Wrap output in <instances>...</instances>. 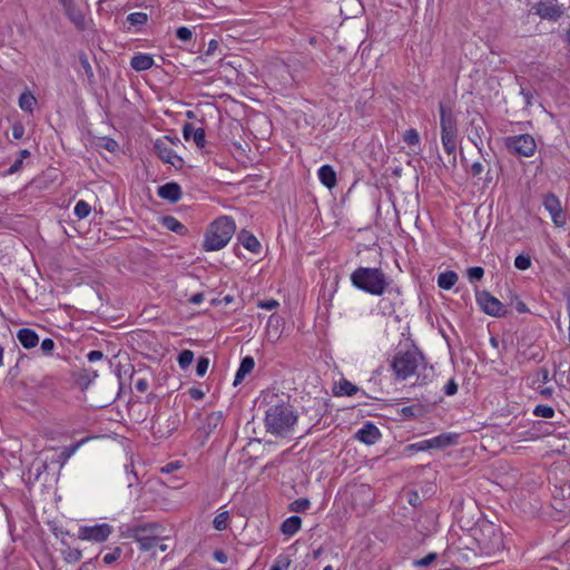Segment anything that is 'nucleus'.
<instances>
[{
  "label": "nucleus",
  "instance_id": "nucleus-1",
  "mask_svg": "<svg viewBox=\"0 0 570 570\" xmlns=\"http://www.w3.org/2000/svg\"><path fill=\"white\" fill-rule=\"evenodd\" d=\"M441 142L444 151L449 155L445 168L454 169L456 167V146H458V120L451 108H446L443 102L439 104Z\"/></svg>",
  "mask_w": 570,
  "mask_h": 570
},
{
  "label": "nucleus",
  "instance_id": "nucleus-2",
  "mask_svg": "<svg viewBox=\"0 0 570 570\" xmlns=\"http://www.w3.org/2000/svg\"><path fill=\"white\" fill-rule=\"evenodd\" d=\"M266 431L277 436H286L297 422V414L287 403L271 405L265 412Z\"/></svg>",
  "mask_w": 570,
  "mask_h": 570
},
{
  "label": "nucleus",
  "instance_id": "nucleus-3",
  "mask_svg": "<svg viewBox=\"0 0 570 570\" xmlns=\"http://www.w3.org/2000/svg\"><path fill=\"white\" fill-rule=\"evenodd\" d=\"M351 283L371 295L381 296L389 286L387 277L381 268L358 267L351 274Z\"/></svg>",
  "mask_w": 570,
  "mask_h": 570
},
{
  "label": "nucleus",
  "instance_id": "nucleus-4",
  "mask_svg": "<svg viewBox=\"0 0 570 570\" xmlns=\"http://www.w3.org/2000/svg\"><path fill=\"white\" fill-rule=\"evenodd\" d=\"M236 229L233 218L220 216L215 219L205 234L203 248L206 252H214L224 248L230 240Z\"/></svg>",
  "mask_w": 570,
  "mask_h": 570
},
{
  "label": "nucleus",
  "instance_id": "nucleus-5",
  "mask_svg": "<svg viewBox=\"0 0 570 570\" xmlns=\"http://www.w3.org/2000/svg\"><path fill=\"white\" fill-rule=\"evenodd\" d=\"M423 362L424 355L419 348L414 347L406 352L396 353L391 363V367L394 371L396 379L405 380L413 375Z\"/></svg>",
  "mask_w": 570,
  "mask_h": 570
},
{
  "label": "nucleus",
  "instance_id": "nucleus-6",
  "mask_svg": "<svg viewBox=\"0 0 570 570\" xmlns=\"http://www.w3.org/2000/svg\"><path fill=\"white\" fill-rule=\"evenodd\" d=\"M161 527L157 523H147L141 525H136L128 530V537L134 539L139 543V549L141 551H149L156 548L160 541H163V537L160 534Z\"/></svg>",
  "mask_w": 570,
  "mask_h": 570
},
{
  "label": "nucleus",
  "instance_id": "nucleus-7",
  "mask_svg": "<svg viewBox=\"0 0 570 570\" xmlns=\"http://www.w3.org/2000/svg\"><path fill=\"white\" fill-rule=\"evenodd\" d=\"M505 147L509 151L515 155L531 157L535 153L537 144L531 135L522 134L507 137Z\"/></svg>",
  "mask_w": 570,
  "mask_h": 570
},
{
  "label": "nucleus",
  "instance_id": "nucleus-8",
  "mask_svg": "<svg viewBox=\"0 0 570 570\" xmlns=\"http://www.w3.org/2000/svg\"><path fill=\"white\" fill-rule=\"evenodd\" d=\"M476 303L481 311L493 317H503L508 314L505 306L488 291L476 292Z\"/></svg>",
  "mask_w": 570,
  "mask_h": 570
},
{
  "label": "nucleus",
  "instance_id": "nucleus-9",
  "mask_svg": "<svg viewBox=\"0 0 570 570\" xmlns=\"http://www.w3.org/2000/svg\"><path fill=\"white\" fill-rule=\"evenodd\" d=\"M170 142H173V140L168 136H165L163 139H157L154 144V151L164 163L170 164L176 169H179L184 166V159L175 153L170 147Z\"/></svg>",
  "mask_w": 570,
  "mask_h": 570
},
{
  "label": "nucleus",
  "instance_id": "nucleus-10",
  "mask_svg": "<svg viewBox=\"0 0 570 570\" xmlns=\"http://www.w3.org/2000/svg\"><path fill=\"white\" fill-rule=\"evenodd\" d=\"M487 131L488 125L485 119L480 114L472 116L469 121L468 138L476 147L479 153H482L483 139L485 138Z\"/></svg>",
  "mask_w": 570,
  "mask_h": 570
},
{
  "label": "nucleus",
  "instance_id": "nucleus-11",
  "mask_svg": "<svg viewBox=\"0 0 570 570\" xmlns=\"http://www.w3.org/2000/svg\"><path fill=\"white\" fill-rule=\"evenodd\" d=\"M534 10L541 19L550 21H558L564 13L563 4H560L558 0H539Z\"/></svg>",
  "mask_w": 570,
  "mask_h": 570
},
{
  "label": "nucleus",
  "instance_id": "nucleus-12",
  "mask_svg": "<svg viewBox=\"0 0 570 570\" xmlns=\"http://www.w3.org/2000/svg\"><path fill=\"white\" fill-rule=\"evenodd\" d=\"M177 415L165 417L161 414H158L151 419L153 433L159 439L168 438L171 435V433L177 430Z\"/></svg>",
  "mask_w": 570,
  "mask_h": 570
},
{
  "label": "nucleus",
  "instance_id": "nucleus-13",
  "mask_svg": "<svg viewBox=\"0 0 570 570\" xmlns=\"http://www.w3.org/2000/svg\"><path fill=\"white\" fill-rule=\"evenodd\" d=\"M112 528L108 523H101L96 525H86L79 529V539L94 541V542H104L111 534Z\"/></svg>",
  "mask_w": 570,
  "mask_h": 570
},
{
  "label": "nucleus",
  "instance_id": "nucleus-14",
  "mask_svg": "<svg viewBox=\"0 0 570 570\" xmlns=\"http://www.w3.org/2000/svg\"><path fill=\"white\" fill-rule=\"evenodd\" d=\"M352 503L360 508L363 512L370 509L374 503V493L370 485L360 484L352 491Z\"/></svg>",
  "mask_w": 570,
  "mask_h": 570
},
{
  "label": "nucleus",
  "instance_id": "nucleus-15",
  "mask_svg": "<svg viewBox=\"0 0 570 570\" xmlns=\"http://www.w3.org/2000/svg\"><path fill=\"white\" fill-rule=\"evenodd\" d=\"M543 206L549 212V214L551 215L552 222L557 226L561 227L566 224L564 215L562 213L561 203L554 194L550 193L544 196Z\"/></svg>",
  "mask_w": 570,
  "mask_h": 570
},
{
  "label": "nucleus",
  "instance_id": "nucleus-16",
  "mask_svg": "<svg viewBox=\"0 0 570 570\" xmlns=\"http://www.w3.org/2000/svg\"><path fill=\"white\" fill-rule=\"evenodd\" d=\"M66 16L76 26L77 29L86 28V20L82 11L77 7L73 0H59Z\"/></svg>",
  "mask_w": 570,
  "mask_h": 570
},
{
  "label": "nucleus",
  "instance_id": "nucleus-17",
  "mask_svg": "<svg viewBox=\"0 0 570 570\" xmlns=\"http://www.w3.org/2000/svg\"><path fill=\"white\" fill-rule=\"evenodd\" d=\"M355 438L367 445H372L381 438V432L373 423L367 422L356 432Z\"/></svg>",
  "mask_w": 570,
  "mask_h": 570
},
{
  "label": "nucleus",
  "instance_id": "nucleus-18",
  "mask_svg": "<svg viewBox=\"0 0 570 570\" xmlns=\"http://www.w3.org/2000/svg\"><path fill=\"white\" fill-rule=\"evenodd\" d=\"M183 136L185 140L193 139L198 148L205 147L206 134L203 128H195L193 124L186 122L183 127Z\"/></svg>",
  "mask_w": 570,
  "mask_h": 570
},
{
  "label": "nucleus",
  "instance_id": "nucleus-19",
  "mask_svg": "<svg viewBox=\"0 0 570 570\" xmlns=\"http://www.w3.org/2000/svg\"><path fill=\"white\" fill-rule=\"evenodd\" d=\"M157 194L170 203H177L183 196L181 188L177 183H166L159 186Z\"/></svg>",
  "mask_w": 570,
  "mask_h": 570
},
{
  "label": "nucleus",
  "instance_id": "nucleus-20",
  "mask_svg": "<svg viewBox=\"0 0 570 570\" xmlns=\"http://www.w3.org/2000/svg\"><path fill=\"white\" fill-rule=\"evenodd\" d=\"M455 441V436L451 434H441L439 436H435L430 440H425L421 443L420 448L421 450L425 449H444L451 444H453Z\"/></svg>",
  "mask_w": 570,
  "mask_h": 570
},
{
  "label": "nucleus",
  "instance_id": "nucleus-21",
  "mask_svg": "<svg viewBox=\"0 0 570 570\" xmlns=\"http://www.w3.org/2000/svg\"><path fill=\"white\" fill-rule=\"evenodd\" d=\"M17 338L28 350L36 347L39 343V336L36 331L28 327L20 328L17 333Z\"/></svg>",
  "mask_w": 570,
  "mask_h": 570
},
{
  "label": "nucleus",
  "instance_id": "nucleus-22",
  "mask_svg": "<svg viewBox=\"0 0 570 570\" xmlns=\"http://www.w3.org/2000/svg\"><path fill=\"white\" fill-rule=\"evenodd\" d=\"M223 412H212L209 413L202 428L200 431L205 434V436H209L219 425L223 423Z\"/></svg>",
  "mask_w": 570,
  "mask_h": 570
},
{
  "label": "nucleus",
  "instance_id": "nucleus-23",
  "mask_svg": "<svg viewBox=\"0 0 570 570\" xmlns=\"http://www.w3.org/2000/svg\"><path fill=\"white\" fill-rule=\"evenodd\" d=\"M238 240L249 252L254 254H258L261 252V243L250 232L242 229L238 234Z\"/></svg>",
  "mask_w": 570,
  "mask_h": 570
},
{
  "label": "nucleus",
  "instance_id": "nucleus-24",
  "mask_svg": "<svg viewBox=\"0 0 570 570\" xmlns=\"http://www.w3.org/2000/svg\"><path fill=\"white\" fill-rule=\"evenodd\" d=\"M318 178L321 183L328 189H332L336 186V173L331 165H323L318 169Z\"/></svg>",
  "mask_w": 570,
  "mask_h": 570
},
{
  "label": "nucleus",
  "instance_id": "nucleus-25",
  "mask_svg": "<svg viewBox=\"0 0 570 570\" xmlns=\"http://www.w3.org/2000/svg\"><path fill=\"white\" fill-rule=\"evenodd\" d=\"M154 66V59L147 53H137L130 60V67L136 71H145Z\"/></svg>",
  "mask_w": 570,
  "mask_h": 570
},
{
  "label": "nucleus",
  "instance_id": "nucleus-26",
  "mask_svg": "<svg viewBox=\"0 0 570 570\" xmlns=\"http://www.w3.org/2000/svg\"><path fill=\"white\" fill-rule=\"evenodd\" d=\"M255 366V361L252 356H246L242 360L240 365L236 372L234 385H238L249 374Z\"/></svg>",
  "mask_w": 570,
  "mask_h": 570
},
{
  "label": "nucleus",
  "instance_id": "nucleus-27",
  "mask_svg": "<svg viewBox=\"0 0 570 570\" xmlns=\"http://www.w3.org/2000/svg\"><path fill=\"white\" fill-rule=\"evenodd\" d=\"M160 223L165 228L178 235H186L188 233V228L174 216H164Z\"/></svg>",
  "mask_w": 570,
  "mask_h": 570
},
{
  "label": "nucleus",
  "instance_id": "nucleus-28",
  "mask_svg": "<svg viewBox=\"0 0 570 570\" xmlns=\"http://www.w3.org/2000/svg\"><path fill=\"white\" fill-rule=\"evenodd\" d=\"M88 440L89 438H83L77 443L63 448L57 458V462L59 463V465L62 468L66 464V462L77 452V450Z\"/></svg>",
  "mask_w": 570,
  "mask_h": 570
},
{
  "label": "nucleus",
  "instance_id": "nucleus-29",
  "mask_svg": "<svg viewBox=\"0 0 570 570\" xmlns=\"http://www.w3.org/2000/svg\"><path fill=\"white\" fill-rule=\"evenodd\" d=\"M301 525L302 519L298 515H292L282 523L281 530L285 535L292 537L301 529Z\"/></svg>",
  "mask_w": 570,
  "mask_h": 570
},
{
  "label": "nucleus",
  "instance_id": "nucleus-30",
  "mask_svg": "<svg viewBox=\"0 0 570 570\" xmlns=\"http://www.w3.org/2000/svg\"><path fill=\"white\" fill-rule=\"evenodd\" d=\"M458 282V274L453 271H446L439 275L438 285L442 289H451Z\"/></svg>",
  "mask_w": 570,
  "mask_h": 570
},
{
  "label": "nucleus",
  "instance_id": "nucleus-31",
  "mask_svg": "<svg viewBox=\"0 0 570 570\" xmlns=\"http://www.w3.org/2000/svg\"><path fill=\"white\" fill-rule=\"evenodd\" d=\"M36 104L37 100L31 92H23L19 97V107L24 111L31 112Z\"/></svg>",
  "mask_w": 570,
  "mask_h": 570
},
{
  "label": "nucleus",
  "instance_id": "nucleus-32",
  "mask_svg": "<svg viewBox=\"0 0 570 570\" xmlns=\"http://www.w3.org/2000/svg\"><path fill=\"white\" fill-rule=\"evenodd\" d=\"M357 392V387L347 380H342L338 384V395L352 396Z\"/></svg>",
  "mask_w": 570,
  "mask_h": 570
},
{
  "label": "nucleus",
  "instance_id": "nucleus-33",
  "mask_svg": "<svg viewBox=\"0 0 570 570\" xmlns=\"http://www.w3.org/2000/svg\"><path fill=\"white\" fill-rule=\"evenodd\" d=\"M124 476H125L124 482L127 483L128 488L134 487V484L138 481L137 474L134 471L132 463L125 465Z\"/></svg>",
  "mask_w": 570,
  "mask_h": 570
},
{
  "label": "nucleus",
  "instance_id": "nucleus-34",
  "mask_svg": "<svg viewBox=\"0 0 570 570\" xmlns=\"http://www.w3.org/2000/svg\"><path fill=\"white\" fill-rule=\"evenodd\" d=\"M90 210L91 207L87 202L79 200L75 206L73 213L79 219H83L90 214Z\"/></svg>",
  "mask_w": 570,
  "mask_h": 570
},
{
  "label": "nucleus",
  "instance_id": "nucleus-35",
  "mask_svg": "<svg viewBox=\"0 0 570 570\" xmlns=\"http://www.w3.org/2000/svg\"><path fill=\"white\" fill-rule=\"evenodd\" d=\"M403 140L409 146H417L420 144V135L416 129L410 128L404 131L403 134Z\"/></svg>",
  "mask_w": 570,
  "mask_h": 570
},
{
  "label": "nucleus",
  "instance_id": "nucleus-36",
  "mask_svg": "<svg viewBox=\"0 0 570 570\" xmlns=\"http://www.w3.org/2000/svg\"><path fill=\"white\" fill-rule=\"evenodd\" d=\"M194 361V353L190 350H184L178 355V364L181 368H187Z\"/></svg>",
  "mask_w": 570,
  "mask_h": 570
},
{
  "label": "nucleus",
  "instance_id": "nucleus-37",
  "mask_svg": "<svg viewBox=\"0 0 570 570\" xmlns=\"http://www.w3.org/2000/svg\"><path fill=\"white\" fill-rule=\"evenodd\" d=\"M291 563L292 560L288 556L281 554L275 559V562L269 570H287Z\"/></svg>",
  "mask_w": 570,
  "mask_h": 570
},
{
  "label": "nucleus",
  "instance_id": "nucleus-38",
  "mask_svg": "<svg viewBox=\"0 0 570 570\" xmlns=\"http://www.w3.org/2000/svg\"><path fill=\"white\" fill-rule=\"evenodd\" d=\"M311 505V502L306 498H299L289 504V510L294 512H304Z\"/></svg>",
  "mask_w": 570,
  "mask_h": 570
},
{
  "label": "nucleus",
  "instance_id": "nucleus-39",
  "mask_svg": "<svg viewBox=\"0 0 570 570\" xmlns=\"http://www.w3.org/2000/svg\"><path fill=\"white\" fill-rule=\"evenodd\" d=\"M127 20L132 26H142L147 22L148 16L145 12H132L127 17Z\"/></svg>",
  "mask_w": 570,
  "mask_h": 570
},
{
  "label": "nucleus",
  "instance_id": "nucleus-40",
  "mask_svg": "<svg viewBox=\"0 0 570 570\" xmlns=\"http://www.w3.org/2000/svg\"><path fill=\"white\" fill-rule=\"evenodd\" d=\"M466 275L470 282H478L484 276V269L480 266L470 267L466 271Z\"/></svg>",
  "mask_w": 570,
  "mask_h": 570
},
{
  "label": "nucleus",
  "instance_id": "nucleus-41",
  "mask_svg": "<svg viewBox=\"0 0 570 570\" xmlns=\"http://www.w3.org/2000/svg\"><path fill=\"white\" fill-rule=\"evenodd\" d=\"M514 266L520 271H525L531 266V258L529 255L520 254L514 259Z\"/></svg>",
  "mask_w": 570,
  "mask_h": 570
},
{
  "label": "nucleus",
  "instance_id": "nucleus-42",
  "mask_svg": "<svg viewBox=\"0 0 570 570\" xmlns=\"http://www.w3.org/2000/svg\"><path fill=\"white\" fill-rule=\"evenodd\" d=\"M533 413L537 416L551 419L554 415V410L549 405H537Z\"/></svg>",
  "mask_w": 570,
  "mask_h": 570
},
{
  "label": "nucleus",
  "instance_id": "nucleus-43",
  "mask_svg": "<svg viewBox=\"0 0 570 570\" xmlns=\"http://www.w3.org/2000/svg\"><path fill=\"white\" fill-rule=\"evenodd\" d=\"M228 512L224 511L217 514L214 519V527L216 530H225L227 528Z\"/></svg>",
  "mask_w": 570,
  "mask_h": 570
},
{
  "label": "nucleus",
  "instance_id": "nucleus-44",
  "mask_svg": "<svg viewBox=\"0 0 570 570\" xmlns=\"http://www.w3.org/2000/svg\"><path fill=\"white\" fill-rule=\"evenodd\" d=\"M121 553H122L121 548L116 547L111 552L104 556V562L106 564H111L120 558Z\"/></svg>",
  "mask_w": 570,
  "mask_h": 570
},
{
  "label": "nucleus",
  "instance_id": "nucleus-45",
  "mask_svg": "<svg viewBox=\"0 0 570 570\" xmlns=\"http://www.w3.org/2000/svg\"><path fill=\"white\" fill-rule=\"evenodd\" d=\"M436 558H438V553H435V552H430V553H429V554H426L424 558L419 559V560H415V561H414V566H416V567H428V566H430L432 562H434Z\"/></svg>",
  "mask_w": 570,
  "mask_h": 570
},
{
  "label": "nucleus",
  "instance_id": "nucleus-46",
  "mask_svg": "<svg viewBox=\"0 0 570 570\" xmlns=\"http://www.w3.org/2000/svg\"><path fill=\"white\" fill-rule=\"evenodd\" d=\"M209 360L207 357H199L196 365V373L198 376H204L208 370Z\"/></svg>",
  "mask_w": 570,
  "mask_h": 570
},
{
  "label": "nucleus",
  "instance_id": "nucleus-47",
  "mask_svg": "<svg viewBox=\"0 0 570 570\" xmlns=\"http://www.w3.org/2000/svg\"><path fill=\"white\" fill-rule=\"evenodd\" d=\"M510 305H514V307L519 314H523V313L528 312L527 305L521 299H519V297L517 295H514L512 293H511Z\"/></svg>",
  "mask_w": 570,
  "mask_h": 570
},
{
  "label": "nucleus",
  "instance_id": "nucleus-48",
  "mask_svg": "<svg viewBox=\"0 0 570 570\" xmlns=\"http://www.w3.org/2000/svg\"><path fill=\"white\" fill-rule=\"evenodd\" d=\"M79 61H80V65L81 67L83 68L86 75L88 76V78H92L94 77V71H92V68H91V65L88 60V57L86 53H80L79 56Z\"/></svg>",
  "mask_w": 570,
  "mask_h": 570
},
{
  "label": "nucleus",
  "instance_id": "nucleus-49",
  "mask_svg": "<svg viewBox=\"0 0 570 570\" xmlns=\"http://www.w3.org/2000/svg\"><path fill=\"white\" fill-rule=\"evenodd\" d=\"M191 30L188 29L187 27H179L177 30H176V37L181 40V41H188L191 39Z\"/></svg>",
  "mask_w": 570,
  "mask_h": 570
},
{
  "label": "nucleus",
  "instance_id": "nucleus-50",
  "mask_svg": "<svg viewBox=\"0 0 570 570\" xmlns=\"http://www.w3.org/2000/svg\"><path fill=\"white\" fill-rule=\"evenodd\" d=\"M420 411V406L419 405H409V406H404L401 409V413L405 416V417H414L416 416V413Z\"/></svg>",
  "mask_w": 570,
  "mask_h": 570
},
{
  "label": "nucleus",
  "instance_id": "nucleus-51",
  "mask_svg": "<svg viewBox=\"0 0 570 570\" xmlns=\"http://www.w3.org/2000/svg\"><path fill=\"white\" fill-rule=\"evenodd\" d=\"M24 135V127L21 122H16L13 124L12 126V137L16 139V140H19L23 137Z\"/></svg>",
  "mask_w": 570,
  "mask_h": 570
},
{
  "label": "nucleus",
  "instance_id": "nucleus-52",
  "mask_svg": "<svg viewBox=\"0 0 570 570\" xmlns=\"http://www.w3.org/2000/svg\"><path fill=\"white\" fill-rule=\"evenodd\" d=\"M278 302L276 299H267V301H259L257 306L261 307V308H265V309H268V311H272L274 308H276L278 306Z\"/></svg>",
  "mask_w": 570,
  "mask_h": 570
},
{
  "label": "nucleus",
  "instance_id": "nucleus-53",
  "mask_svg": "<svg viewBox=\"0 0 570 570\" xmlns=\"http://www.w3.org/2000/svg\"><path fill=\"white\" fill-rule=\"evenodd\" d=\"M458 392V384L454 380H450L444 386V393L449 396Z\"/></svg>",
  "mask_w": 570,
  "mask_h": 570
},
{
  "label": "nucleus",
  "instance_id": "nucleus-54",
  "mask_svg": "<svg viewBox=\"0 0 570 570\" xmlns=\"http://www.w3.org/2000/svg\"><path fill=\"white\" fill-rule=\"evenodd\" d=\"M55 348V342L51 338H45L41 342V350L46 354H50Z\"/></svg>",
  "mask_w": 570,
  "mask_h": 570
},
{
  "label": "nucleus",
  "instance_id": "nucleus-55",
  "mask_svg": "<svg viewBox=\"0 0 570 570\" xmlns=\"http://www.w3.org/2000/svg\"><path fill=\"white\" fill-rule=\"evenodd\" d=\"M484 166L480 161H475L471 165L470 173L472 176H479L483 173Z\"/></svg>",
  "mask_w": 570,
  "mask_h": 570
},
{
  "label": "nucleus",
  "instance_id": "nucleus-56",
  "mask_svg": "<svg viewBox=\"0 0 570 570\" xmlns=\"http://www.w3.org/2000/svg\"><path fill=\"white\" fill-rule=\"evenodd\" d=\"M181 465L178 461L176 462H170L168 464H166L165 466H163L160 469L161 473H171L173 471L179 469Z\"/></svg>",
  "mask_w": 570,
  "mask_h": 570
},
{
  "label": "nucleus",
  "instance_id": "nucleus-57",
  "mask_svg": "<svg viewBox=\"0 0 570 570\" xmlns=\"http://www.w3.org/2000/svg\"><path fill=\"white\" fill-rule=\"evenodd\" d=\"M81 558V551L79 550H70L68 552V556L66 557V560L69 562H76L79 561Z\"/></svg>",
  "mask_w": 570,
  "mask_h": 570
},
{
  "label": "nucleus",
  "instance_id": "nucleus-58",
  "mask_svg": "<svg viewBox=\"0 0 570 570\" xmlns=\"http://www.w3.org/2000/svg\"><path fill=\"white\" fill-rule=\"evenodd\" d=\"M189 395L193 400H202L205 393L198 387H191L189 389Z\"/></svg>",
  "mask_w": 570,
  "mask_h": 570
},
{
  "label": "nucleus",
  "instance_id": "nucleus-59",
  "mask_svg": "<svg viewBox=\"0 0 570 570\" xmlns=\"http://www.w3.org/2000/svg\"><path fill=\"white\" fill-rule=\"evenodd\" d=\"M104 357V353L101 351H90L87 355L89 362H96Z\"/></svg>",
  "mask_w": 570,
  "mask_h": 570
},
{
  "label": "nucleus",
  "instance_id": "nucleus-60",
  "mask_svg": "<svg viewBox=\"0 0 570 570\" xmlns=\"http://www.w3.org/2000/svg\"><path fill=\"white\" fill-rule=\"evenodd\" d=\"M135 387L139 392H146L148 390V382L145 379H139L136 381Z\"/></svg>",
  "mask_w": 570,
  "mask_h": 570
},
{
  "label": "nucleus",
  "instance_id": "nucleus-61",
  "mask_svg": "<svg viewBox=\"0 0 570 570\" xmlns=\"http://www.w3.org/2000/svg\"><path fill=\"white\" fill-rule=\"evenodd\" d=\"M214 559L220 563H226L227 562V556L224 551L222 550H216L214 552Z\"/></svg>",
  "mask_w": 570,
  "mask_h": 570
},
{
  "label": "nucleus",
  "instance_id": "nucleus-62",
  "mask_svg": "<svg viewBox=\"0 0 570 570\" xmlns=\"http://www.w3.org/2000/svg\"><path fill=\"white\" fill-rule=\"evenodd\" d=\"M22 168V159H17L8 169V174H14Z\"/></svg>",
  "mask_w": 570,
  "mask_h": 570
},
{
  "label": "nucleus",
  "instance_id": "nucleus-63",
  "mask_svg": "<svg viewBox=\"0 0 570 570\" xmlns=\"http://www.w3.org/2000/svg\"><path fill=\"white\" fill-rule=\"evenodd\" d=\"M520 94L523 96L524 98V101L527 105H530L531 104V99H532V92L530 90H527L524 88H521V91Z\"/></svg>",
  "mask_w": 570,
  "mask_h": 570
},
{
  "label": "nucleus",
  "instance_id": "nucleus-64",
  "mask_svg": "<svg viewBox=\"0 0 570 570\" xmlns=\"http://www.w3.org/2000/svg\"><path fill=\"white\" fill-rule=\"evenodd\" d=\"M204 299V294L203 293H196L194 294L190 298H189V302L193 303V304H199L202 303Z\"/></svg>",
  "mask_w": 570,
  "mask_h": 570
}]
</instances>
